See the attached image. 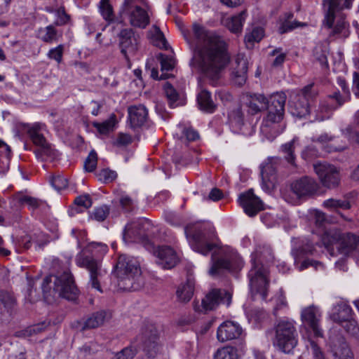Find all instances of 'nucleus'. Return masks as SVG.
I'll return each instance as SVG.
<instances>
[{
	"label": "nucleus",
	"instance_id": "nucleus-1",
	"mask_svg": "<svg viewBox=\"0 0 359 359\" xmlns=\"http://www.w3.org/2000/svg\"><path fill=\"white\" fill-rule=\"evenodd\" d=\"M182 34L192 52L191 69L213 81L219 79L230 61L224 38L198 23L192 25L191 31L183 30Z\"/></svg>",
	"mask_w": 359,
	"mask_h": 359
},
{
	"label": "nucleus",
	"instance_id": "nucleus-2",
	"mask_svg": "<svg viewBox=\"0 0 359 359\" xmlns=\"http://www.w3.org/2000/svg\"><path fill=\"white\" fill-rule=\"evenodd\" d=\"M273 258L272 250L266 244L257 245L252 253V267L248 276L252 295L259 294L263 299L267 297L269 285L268 264L272 262Z\"/></svg>",
	"mask_w": 359,
	"mask_h": 359
},
{
	"label": "nucleus",
	"instance_id": "nucleus-3",
	"mask_svg": "<svg viewBox=\"0 0 359 359\" xmlns=\"http://www.w3.org/2000/svg\"><path fill=\"white\" fill-rule=\"evenodd\" d=\"M108 250L107 245L100 243H92L83 249L76 257V263L86 269L90 274L88 284L92 288L102 292L100 279L102 276L100 257Z\"/></svg>",
	"mask_w": 359,
	"mask_h": 359
},
{
	"label": "nucleus",
	"instance_id": "nucleus-4",
	"mask_svg": "<svg viewBox=\"0 0 359 359\" xmlns=\"http://www.w3.org/2000/svg\"><path fill=\"white\" fill-rule=\"evenodd\" d=\"M142 271L138 260L126 255H121L115 266L114 275L118 279V286L123 290H136L134 285L140 277Z\"/></svg>",
	"mask_w": 359,
	"mask_h": 359
},
{
	"label": "nucleus",
	"instance_id": "nucleus-5",
	"mask_svg": "<svg viewBox=\"0 0 359 359\" xmlns=\"http://www.w3.org/2000/svg\"><path fill=\"white\" fill-rule=\"evenodd\" d=\"M53 278H54V292L57 293L60 297L69 301L76 299L79 291L74 284L72 273L67 271L60 275L50 276L44 278L41 288L46 299L48 298V293L50 290V284L52 283Z\"/></svg>",
	"mask_w": 359,
	"mask_h": 359
},
{
	"label": "nucleus",
	"instance_id": "nucleus-6",
	"mask_svg": "<svg viewBox=\"0 0 359 359\" xmlns=\"http://www.w3.org/2000/svg\"><path fill=\"white\" fill-rule=\"evenodd\" d=\"M273 345L285 353H290L297 344V331L294 321L287 318L278 320L274 326Z\"/></svg>",
	"mask_w": 359,
	"mask_h": 359
},
{
	"label": "nucleus",
	"instance_id": "nucleus-7",
	"mask_svg": "<svg viewBox=\"0 0 359 359\" xmlns=\"http://www.w3.org/2000/svg\"><path fill=\"white\" fill-rule=\"evenodd\" d=\"M337 83L341 88V91L338 90L328 95L327 100L319 105L316 114V120L322 121L329 118L334 110L349 100L351 93L346 81L341 77H338Z\"/></svg>",
	"mask_w": 359,
	"mask_h": 359
},
{
	"label": "nucleus",
	"instance_id": "nucleus-8",
	"mask_svg": "<svg viewBox=\"0 0 359 359\" xmlns=\"http://www.w3.org/2000/svg\"><path fill=\"white\" fill-rule=\"evenodd\" d=\"M44 128L45 125L41 123H24V131L26 130L33 144L37 147L34 151L36 156L41 158L42 160L52 161L57 158V151L44 137L42 133Z\"/></svg>",
	"mask_w": 359,
	"mask_h": 359
},
{
	"label": "nucleus",
	"instance_id": "nucleus-9",
	"mask_svg": "<svg viewBox=\"0 0 359 359\" xmlns=\"http://www.w3.org/2000/svg\"><path fill=\"white\" fill-rule=\"evenodd\" d=\"M186 237L191 248L202 255H206L217 248V245L210 243V236L207 233L205 224L201 223L190 224L184 228Z\"/></svg>",
	"mask_w": 359,
	"mask_h": 359
},
{
	"label": "nucleus",
	"instance_id": "nucleus-10",
	"mask_svg": "<svg viewBox=\"0 0 359 359\" xmlns=\"http://www.w3.org/2000/svg\"><path fill=\"white\" fill-rule=\"evenodd\" d=\"M285 102L286 95L284 93H276L267 99L268 114L261 124V131L263 133H269L271 129L283 119Z\"/></svg>",
	"mask_w": 359,
	"mask_h": 359
},
{
	"label": "nucleus",
	"instance_id": "nucleus-11",
	"mask_svg": "<svg viewBox=\"0 0 359 359\" xmlns=\"http://www.w3.org/2000/svg\"><path fill=\"white\" fill-rule=\"evenodd\" d=\"M323 241L327 248L334 245L338 251L344 255L355 251L358 254L359 259V236L352 233L326 231Z\"/></svg>",
	"mask_w": 359,
	"mask_h": 359
},
{
	"label": "nucleus",
	"instance_id": "nucleus-12",
	"mask_svg": "<svg viewBox=\"0 0 359 359\" xmlns=\"http://www.w3.org/2000/svg\"><path fill=\"white\" fill-rule=\"evenodd\" d=\"M317 95L318 91L313 83L293 93L290 101L291 114L299 118L309 114L311 104L316 98Z\"/></svg>",
	"mask_w": 359,
	"mask_h": 359
},
{
	"label": "nucleus",
	"instance_id": "nucleus-13",
	"mask_svg": "<svg viewBox=\"0 0 359 359\" xmlns=\"http://www.w3.org/2000/svg\"><path fill=\"white\" fill-rule=\"evenodd\" d=\"M152 225L147 219H140L127 224L123 231V239L126 243L144 242L148 240Z\"/></svg>",
	"mask_w": 359,
	"mask_h": 359
},
{
	"label": "nucleus",
	"instance_id": "nucleus-14",
	"mask_svg": "<svg viewBox=\"0 0 359 359\" xmlns=\"http://www.w3.org/2000/svg\"><path fill=\"white\" fill-rule=\"evenodd\" d=\"M139 39L140 35L130 28L123 29L118 34L121 53L128 62L130 57L135 55L138 49Z\"/></svg>",
	"mask_w": 359,
	"mask_h": 359
},
{
	"label": "nucleus",
	"instance_id": "nucleus-15",
	"mask_svg": "<svg viewBox=\"0 0 359 359\" xmlns=\"http://www.w3.org/2000/svg\"><path fill=\"white\" fill-rule=\"evenodd\" d=\"M315 172L324 187L332 189L339 184V171L333 165L320 162L313 165Z\"/></svg>",
	"mask_w": 359,
	"mask_h": 359
},
{
	"label": "nucleus",
	"instance_id": "nucleus-16",
	"mask_svg": "<svg viewBox=\"0 0 359 359\" xmlns=\"http://www.w3.org/2000/svg\"><path fill=\"white\" fill-rule=\"evenodd\" d=\"M231 301V295L225 290L212 289L202 299L201 309H195L199 311L207 312L215 309L219 304H226L229 306Z\"/></svg>",
	"mask_w": 359,
	"mask_h": 359
},
{
	"label": "nucleus",
	"instance_id": "nucleus-17",
	"mask_svg": "<svg viewBox=\"0 0 359 359\" xmlns=\"http://www.w3.org/2000/svg\"><path fill=\"white\" fill-rule=\"evenodd\" d=\"M280 163V158L271 157L261 165L262 187L266 191L273 189L276 182V170Z\"/></svg>",
	"mask_w": 359,
	"mask_h": 359
},
{
	"label": "nucleus",
	"instance_id": "nucleus-18",
	"mask_svg": "<svg viewBox=\"0 0 359 359\" xmlns=\"http://www.w3.org/2000/svg\"><path fill=\"white\" fill-rule=\"evenodd\" d=\"M238 202L245 213L250 217L255 216L264 209L263 202L254 194L252 189L241 193L238 197Z\"/></svg>",
	"mask_w": 359,
	"mask_h": 359
},
{
	"label": "nucleus",
	"instance_id": "nucleus-19",
	"mask_svg": "<svg viewBox=\"0 0 359 359\" xmlns=\"http://www.w3.org/2000/svg\"><path fill=\"white\" fill-rule=\"evenodd\" d=\"M154 255L157 258L156 264L164 269H170L176 266L178 257L175 250L168 245L154 248Z\"/></svg>",
	"mask_w": 359,
	"mask_h": 359
},
{
	"label": "nucleus",
	"instance_id": "nucleus-20",
	"mask_svg": "<svg viewBox=\"0 0 359 359\" xmlns=\"http://www.w3.org/2000/svg\"><path fill=\"white\" fill-rule=\"evenodd\" d=\"M318 182L308 176L302 177L291 184L292 192L299 198L311 196L318 191Z\"/></svg>",
	"mask_w": 359,
	"mask_h": 359
},
{
	"label": "nucleus",
	"instance_id": "nucleus-21",
	"mask_svg": "<svg viewBox=\"0 0 359 359\" xmlns=\"http://www.w3.org/2000/svg\"><path fill=\"white\" fill-rule=\"evenodd\" d=\"M320 318V311L314 305L305 307L302 310L301 320L302 323L309 326L316 337H323V331L319 327Z\"/></svg>",
	"mask_w": 359,
	"mask_h": 359
},
{
	"label": "nucleus",
	"instance_id": "nucleus-22",
	"mask_svg": "<svg viewBox=\"0 0 359 359\" xmlns=\"http://www.w3.org/2000/svg\"><path fill=\"white\" fill-rule=\"evenodd\" d=\"M248 62L243 54H238L232 63L231 79L232 82L241 86L245 84L248 77Z\"/></svg>",
	"mask_w": 359,
	"mask_h": 359
},
{
	"label": "nucleus",
	"instance_id": "nucleus-23",
	"mask_svg": "<svg viewBox=\"0 0 359 359\" xmlns=\"http://www.w3.org/2000/svg\"><path fill=\"white\" fill-rule=\"evenodd\" d=\"M353 0H323L327 11L323 20V25L331 27L335 19V14L344 8H350Z\"/></svg>",
	"mask_w": 359,
	"mask_h": 359
},
{
	"label": "nucleus",
	"instance_id": "nucleus-24",
	"mask_svg": "<svg viewBox=\"0 0 359 359\" xmlns=\"http://www.w3.org/2000/svg\"><path fill=\"white\" fill-rule=\"evenodd\" d=\"M329 343L331 359H354L353 352L342 336L330 337Z\"/></svg>",
	"mask_w": 359,
	"mask_h": 359
},
{
	"label": "nucleus",
	"instance_id": "nucleus-25",
	"mask_svg": "<svg viewBox=\"0 0 359 359\" xmlns=\"http://www.w3.org/2000/svg\"><path fill=\"white\" fill-rule=\"evenodd\" d=\"M243 330L237 323L227 320L222 323L217 332V339L221 342L238 339L242 334Z\"/></svg>",
	"mask_w": 359,
	"mask_h": 359
},
{
	"label": "nucleus",
	"instance_id": "nucleus-26",
	"mask_svg": "<svg viewBox=\"0 0 359 359\" xmlns=\"http://www.w3.org/2000/svg\"><path fill=\"white\" fill-rule=\"evenodd\" d=\"M314 247L313 244L307 243L305 245H303L299 249L292 250L294 262L299 271H302L310 266H313L315 269H323V264L321 262L313 259L304 260L299 265H298L297 262L302 258V255L312 253Z\"/></svg>",
	"mask_w": 359,
	"mask_h": 359
},
{
	"label": "nucleus",
	"instance_id": "nucleus-27",
	"mask_svg": "<svg viewBox=\"0 0 359 359\" xmlns=\"http://www.w3.org/2000/svg\"><path fill=\"white\" fill-rule=\"evenodd\" d=\"M243 102L244 105L247 107L248 113L251 115L266 109L267 98L262 94H246L243 97Z\"/></svg>",
	"mask_w": 359,
	"mask_h": 359
},
{
	"label": "nucleus",
	"instance_id": "nucleus-28",
	"mask_svg": "<svg viewBox=\"0 0 359 359\" xmlns=\"http://www.w3.org/2000/svg\"><path fill=\"white\" fill-rule=\"evenodd\" d=\"M144 338V349L147 355L150 358H155L160 350V346L157 341L158 334L156 328L151 327L149 332L145 331Z\"/></svg>",
	"mask_w": 359,
	"mask_h": 359
},
{
	"label": "nucleus",
	"instance_id": "nucleus-29",
	"mask_svg": "<svg viewBox=\"0 0 359 359\" xmlns=\"http://www.w3.org/2000/svg\"><path fill=\"white\" fill-rule=\"evenodd\" d=\"M144 7V6L140 7V8L132 9L131 11L121 14L129 18L130 23L132 26L144 29L149 23V15Z\"/></svg>",
	"mask_w": 359,
	"mask_h": 359
},
{
	"label": "nucleus",
	"instance_id": "nucleus-30",
	"mask_svg": "<svg viewBox=\"0 0 359 359\" xmlns=\"http://www.w3.org/2000/svg\"><path fill=\"white\" fill-rule=\"evenodd\" d=\"M111 318V314L108 311L102 310L92 313L85 321L79 323L80 330L84 331L86 330L97 328L102 325L104 322Z\"/></svg>",
	"mask_w": 359,
	"mask_h": 359
},
{
	"label": "nucleus",
	"instance_id": "nucleus-31",
	"mask_svg": "<svg viewBox=\"0 0 359 359\" xmlns=\"http://www.w3.org/2000/svg\"><path fill=\"white\" fill-rule=\"evenodd\" d=\"M128 116L133 128L141 127L147 120L148 111L144 105H134L128 108Z\"/></svg>",
	"mask_w": 359,
	"mask_h": 359
},
{
	"label": "nucleus",
	"instance_id": "nucleus-32",
	"mask_svg": "<svg viewBox=\"0 0 359 359\" xmlns=\"http://www.w3.org/2000/svg\"><path fill=\"white\" fill-rule=\"evenodd\" d=\"M331 319L339 325L353 318V311L347 304L340 302L333 308Z\"/></svg>",
	"mask_w": 359,
	"mask_h": 359
},
{
	"label": "nucleus",
	"instance_id": "nucleus-33",
	"mask_svg": "<svg viewBox=\"0 0 359 359\" xmlns=\"http://www.w3.org/2000/svg\"><path fill=\"white\" fill-rule=\"evenodd\" d=\"M330 34L333 36L339 35L342 37H347L348 35V24L346 21V17L344 14L339 13L335 14V19L331 27Z\"/></svg>",
	"mask_w": 359,
	"mask_h": 359
},
{
	"label": "nucleus",
	"instance_id": "nucleus-34",
	"mask_svg": "<svg viewBox=\"0 0 359 359\" xmlns=\"http://www.w3.org/2000/svg\"><path fill=\"white\" fill-rule=\"evenodd\" d=\"M212 266L210 269L209 273L212 276L219 275L223 271H231L232 269L231 263L227 258L215 259V255H212Z\"/></svg>",
	"mask_w": 359,
	"mask_h": 359
},
{
	"label": "nucleus",
	"instance_id": "nucleus-35",
	"mask_svg": "<svg viewBox=\"0 0 359 359\" xmlns=\"http://www.w3.org/2000/svg\"><path fill=\"white\" fill-rule=\"evenodd\" d=\"M197 101L200 109L205 112L213 113L216 109V104L212 100L210 93L206 90L198 93Z\"/></svg>",
	"mask_w": 359,
	"mask_h": 359
},
{
	"label": "nucleus",
	"instance_id": "nucleus-36",
	"mask_svg": "<svg viewBox=\"0 0 359 359\" xmlns=\"http://www.w3.org/2000/svg\"><path fill=\"white\" fill-rule=\"evenodd\" d=\"M116 123V115L112 114L110 117L102 123L94 121L92 126L95 128L100 135H108L114 131Z\"/></svg>",
	"mask_w": 359,
	"mask_h": 359
},
{
	"label": "nucleus",
	"instance_id": "nucleus-37",
	"mask_svg": "<svg viewBox=\"0 0 359 359\" xmlns=\"http://www.w3.org/2000/svg\"><path fill=\"white\" fill-rule=\"evenodd\" d=\"M158 59L161 63V79H168L171 74L167 73L166 72L171 71L174 69L175 67V60L171 56L165 55L163 54H159L158 56Z\"/></svg>",
	"mask_w": 359,
	"mask_h": 359
},
{
	"label": "nucleus",
	"instance_id": "nucleus-38",
	"mask_svg": "<svg viewBox=\"0 0 359 359\" xmlns=\"http://www.w3.org/2000/svg\"><path fill=\"white\" fill-rule=\"evenodd\" d=\"M246 17V11H243L238 15L228 19L226 22V27L233 33L241 32L243 22Z\"/></svg>",
	"mask_w": 359,
	"mask_h": 359
},
{
	"label": "nucleus",
	"instance_id": "nucleus-39",
	"mask_svg": "<svg viewBox=\"0 0 359 359\" xmlns=\"http://www.w3.org/2000/svg\"><path fill=\"white\" fill-rule=\"evenodd\" d=\"M293 18V14L292 13H285V20L281 23L280 26L278 28V32L280 34H284L288 32L293 30L294 29L299 27H306L307 26L306 23L300 22L297 20L293 22L291 20Z\"/></svg>",
	"mask_w": 359,
	"mask_h": 359
},
{
	"label": "nucleus",
	"instance_id": "nucleus-40",
	"mask_svg": "<svg viewBox=\"0 0 359 359\" xmlns=\"http://www.w3.org/2000/svg\"><path fill=\"white\" fill-rule=\"evenodd\" d=\"M194 281L191 279H188L187 283L177 290V295L181 302H189L194 294Z\"/></svg>",
	"mask_w": 359,
	"mask_h": 359
},
{
	"label": "nucleus",
	"instance_id": "nucleus-41",
	"mask_svg": "<svg viewBox=\"0 0 359 359\" xmlns=\"http://www.w3.org/2000/svg\"><path fill=\"white\" fill-rule=\"evenodd\" d=\"M323 206L330 211H336L339 208L349 210L351 208L350 201L346 198H329L323 202Z\"/></svg>",
	"mask_w": 359,
	"mask_h": 359
},
{
	"label": "nucleus",
	"instance_id": "nucleus-42",
	"mask_svg": "<svg viewBox=\"0 0 359 359\" xmlns=\"http://www.w3.org/2000/svg\"><path fill=\"white\" fill-rule=\"evenodd\" d=\"M213 359H238V351L230 346L222 347L215 352Z\"/></svg>",
	"mask_w": 359,
	"mask_h": 359
},
{
	"label": "nucleus",
	"instance_id": "nucleus-43",
	"mask_svg": "<svg viewBox=\"0 0 359 359\" xmlns=\"http://www.w3.org/2000/svg\"><path fill=\"white\" fill-rule=\"evenodd\" d=\"M163 89L170 107L175 108L182 104L181 102L179 101L180 95L178 93L170 83H165Z\"/></svg>",
	"mask_w": 359,
	"mask_h": 359
},
{
	"label": "nucleus",
	"instance_id": "nucleus-44",
	"mask_svg": "<svg viewBox=\"0 0 359 359\" xmlns=\"http://www.w3.org/2000/svg\"><path fill=\"white\" fill-rule=\"evenodd\" d=\"M297 140V139L294 137L292 141L283 144L281 147V150L285 154L286 161L292 165H294L295 155L294 151Z\"/></svg>",
	"mask_w": 359,
	"mask_h": 359
},
{
	"label": "nucleus",
	"instance_id": "nucleus-45",
	"mask_svg": "<svg viewBox=\"0 0 359 359\" xmlns=\"http://www.w3.org/2000/svg\"><path fill=\"white\" fill-rule=\"evenodd\" d=\"M340 325L345 330V331L351 336L355 339H359V325L354 318H351Z\"/></svg>",
	"mask_w": 359,
	"mask_h": 359
},
{
	"label": "nucleus",
	"instance_id": "nucleus-46",
	"mask_svg": "<svg viewBox=\"0 0 359 359\" xmlns=\"http://www.w3.org/2000/svg\"><path fill=\"white\" fill-rule=\"evenodd\" d=\"M146 6V0H124L121 8V13H126L132 9L140 8Z\"/></svg>",
	"mask_w": 359,
	"mask_h": 359
},
{
	"label": "nucleus",
	"instance_id": "nucleus-47",
	"mask_svg": "<svg viewBox=\"0 0 359 359\" xmlns=\"http://www.w3.org/2000/svg\"><path fill=\"white\" fill-rule=\"evenodd\" d=\"M264 36V30L261 27L254 28L251 32L247 34L245 37L246 43L253 44L254 42H259Z\"/></svg>",
	"mask_w": 359,
	"mask_h": 359
},
{
	"label": "nucleus",
	"instance_id": "nucleus-48",
	"mask_svg": "<svg viewBox=\"0 0 359 359\" xmlns=\"http://www.w3.org/2000/svg\"><path fill=\"white\" fill-rule=\"evenodd\" d=\"M41 39L47 43H51L57 41V34L54 27L49 25L41 32Z\"/></svg>",
	"mask_w": 359,
	"mask_h": 359
},
{
	"label": "nucleus",
	"instance_id": "nucleus-49",
	"mask_svg": "<svg viewBox=\"0 0 359 359\" xmlns=\"http://www.w3.org/2000/svg\"><path fill=\"white\" fill-rule=\"evenodd\" d=\"M313 55L323 69L328 68L327 51L325 50H323L321 47H316L314 50Z\"/></svg>",
	"mask_w": 359,
	"mask_h": 359
},
{
	"label": "nucleus",
	"instance_id": "nucleus-50",
	"mask_svg": "<svg viewBox=\"0 0 359 359\" xmlns=\"http://www.w3.org/2000/svg\"><path fill=\"white\" fill-rule=\"evenodd\" d=\"M100 11L106 20H112L113 19V10L111 6L109 4V0H101L100 2Z\"/></svg>",
	"mask_w": 359,
	"mask_h": 359
},
{
	"label": "nucleus",
	"instance_id": "nucleus-51",
	"mask_svg": "<svg viewBox=\"0 0 359 359\" xmlns=\"http://www.w3.org/2000/svg\"><path fill=\"white\" fill-rule=\"evenodd\" d=\"M43 203V202L41 199L28 196L24 191V205H27L29 210L34 211L39 208Z\"/></svg>",
	"mask_w": 359,
	"mask_h": 359
},
{
	"label": "nucleus",
	"instance_id": "nucleus-52",
	"mask_svg": "<svg viewBox=\"0 0 359 359\" xmlns=\"http://www.w3.org/2000/svg\"><path fill=\"white\" fill-rule=\"evenodd\" d=\"M97 163V153L95 150H92L84 161V169L88 172H93L96 168Z\"/></svg>",
	"mask_w": 359,
	"mask_h": 359
},
{
	"label": "nucleus",
	"instance_id": "nucleus-53",
	"mask_svg": "<svg viewBox=\"0 0 359 359\" xmlns=\"http://www.w3.org/2000/svg\"><path fill=\"white\" fill-rule=\"evenodd\" d=\"M137 354V350L133 347H126L114 354L111 359H133Z\"/></svg>",
	"mask_w": 359,
	"mask_h": 359
},
{
	"label": "nucleus",
	"instance_id": "nucleus-54",
	"mask_svg": "<svg viewBox=\"0 0 359 359\" xmlns=\"http://www.w3.org/2000/svg\"><path fill=\"white\" fill-rule=\"evenodd\" d=\"M342 133L350 141L359 146V129L347 126Z\"/></svg>",
	"mask_w": 359,
	"mask_h": 359
},
{
	"label": "nucleus",
	"instance_id": "nucleus-55",
	"mask_svg": "<svg viewBox=\"0 0 359 359\" xmlns=\"http://www.w3.org/2000/svg\"><path fill=\"white\" fill-rule=\"evenodd\" d=\"M0 302L4 304V307L9 309H12L15 304V297L8 292L0 291Z\"/></svg>",
	"mask_w": 359,
	"mask_h": 359
},
{
	"label": "nucleus",
	"instance_id": "nucleus-56",
	"mask_svg": "<svg viewBox=\"0 0 359 359\" xmlns=\"http://www.w3.org/2000/svg\"><path fill=\"white\" fill-rule=\"evenodd\" d=\"M109 213V208L107 205H102L94 210L91 217L98 222L104 221Z\"/></svg>",
	"mask_w": 359,
	"mask_h": 359
},
{
	"label": "nucleus",
	"instance_id": "nucleus-57",
	"mask_svg": "<svg viewBox=\"0 0 359 359\" xmlns=\"http://www.w3.org/2000/svg\"><path fill=\"white\" fill-rule=\"evenodd\" d=\"M273 301L275 302V306L273 308V314L274 316L278 315V311L287 306V302L285 299V297L283 294V292L282 290H280V291L277 293L276 296L273 298Z\"/></svg>",
	"mask_w": 359,
	"mask_h": 359
},
{
	"label": "nucleus",
	"instance_id": "nucleus-58",
	"mask_svg": "<svg viewBox=\"0 0 359 359\" xmlns=\"http://www.w3.org/2000/svg\"><path fill=\"white\" fill-rule=\"evenodd\" d=\"M22 207V194H15L10 201V208L15 212L20 214Z\"/></svg>",
	"mask_w": 359,
	"mask_h": 359
},
{
	"label": "nucleus",
	"instance_id": "nucleus-59",
	"mask_svg": "<svg viewBox=\"0 0 359 359\" xmlns=\"http://www.w3.org/2000/svg\"><path fill=\"white\" fill-rule=\"evenodd\" d=\"M64 47L62 45H59L56 48H51L48 53L49 59L55 60L58 64L62 62L63 55Z\"/></svg>",
	"mask_w": 359,
	"mask_h": 359
},
{
	"label": "nucleus",
	"instance_id": "nucleus-60",
	"mask_svg": "<svg viewBox=\"0 0 359 359\" xmlns=\"http://www.w3.org/2000/svg\"><path fill=\"white\" fill-rule=\"evenodd\" d=\"M50 183L57 191L65 189L68 186L67 179L60 175L53 177L50 180Z\"/></svg>",
	"mask_w": 359,
	"mask_h": 359
},
{
	"label": "nucleus",
	"instance_id": "nucleus-61",
	"mask_svg": "<svg viewBox=\"0 0 359 359\" xmlns=\"http://www.w3.org/2000/svg\"><path fill=\"white\" fill-rule=\"evenodd\" d=\"M27 278V299L29 302H34L39 299V296L36 292V288H34V281L33 280L29 279V277Z\"/></svg>",
	"mask_w": 359,
	"mask_h": 359
},
{
	"label": "nucleus",
	"instance_id": "nucleus-62",
	"mask_svg": "<svg viewBox=\"0 0 359 359\" xmlns=\"http://www.w3.org/2000/svg\"><path fill=\"white\" fill-rule=\"evenodd\" d=\"M132 142V137L126 133H119L113 144L116 147H126Z\"/></svg>",
	"mask_w": 359,
	"mask_h": 359
},
{
	"label": "nucleus",
	"instance_id": "nucleus-63",
	"mask_svg": "<svg viewBox=\"0 0 359 359\" xmlns=\"http://www.w3.org/2000/svg\"><path fill=\"white\" fill-rule=\"evenodd\" d=\"M308 347L311 350L313 359H325L321 348L314 341H310Z\"/></svg>",
	"mask_w": 359,
	"mask_h": 359
},
{
	"label": "nucleus",
	"instance_id": "nucleus-64",
	"mask_svg": "<svg viewBox=\"0 0 359 359\" xmlns=\"http://www.w3.org/2000/svg\"><path fill=\"white\" fill-rule=\"evenodd\" d=\"M74 203L79 207L88 209L92 205V200L89 195L79 196L75 198Z\"/></svg>",
	"mask_w": 359,
	"mask_h": 359
}]
</instances>
